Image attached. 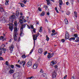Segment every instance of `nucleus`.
I'll use <instances>...</instances> for the list:
<instances>
[{
	"label": "nucleus",
	"instance_id": "obj_1",
	"mask_svg": "<svg viewBox=\"0 0 79 79\" xmlns=\"http://www.w3.org/2000/svg\"><path fill=\"white\" fill-rule=\"evenodd\" d=\"M39 35V33H38L37 35H33V39L34 40V45L35 44V40H37V37Z\"/></svg>",
	"mask_w": 79,
	"mask_h": 79
},
{
	"label": "nucleus",
	"instance_id": "obj_2",
	"mask_svg": "<svg viewBox=\"0 0 79 79\" xmlns=\"http://www.w3.org/2000/svg\"><path fill=\"white\" fill-rule=\"evenodd\" d=\"M51 71L52 72V77L53 78H55L56 76V73L55 72V71L53 70H52Z\"/></svg>",
	"mask_w": 79,
	"mask_h": 79
},
{
	"label": "nucleus",
	"instance_id": "obj_3",
	"mask_svg": "<svg viewBox=\"0 0 79 79\" xmlns=\"http://www.w3.org/2000/svg\"><path fill=\"white\" fill-rule=\"evenodd\" d=\"M69 38V33L67 31H66L65 35V39L66 40H67V39H68Z\"/></svg>",
	"mask_w": 79,
	"mask_h": 79
},
{
	"label": "nucleus",
	"instance_id": "obj_4",
	"mask_svg": "<svg viewBox=\"0 0 79 79\" xmlns=\"http://www.w3.org/2000/svg\"><path fill=\"white\" fill-rule=\"evenodd\" d=\"M18 32V28L17 27H14V34L17 35Z\"/></svg>",
	"mask_w": 79,
	"mask_h": 79
},
{
	"label": "nucleus",
	"instance_id": "obj_5",
	"mask_svg": "<svg viewBox=\"0 0 79 79\" xmlns=\"http://www.w3.org/2000/svg\"><path fill=\"white\" fill-rule=\"evenodd\" d=\"M39 78V76L36 75L35 76H32L28 78V79H36Z\"/></svg>",
	"mask_w": 79,
	"mask_h": 79
},
{
	"label": "nucleus",
	"instance_id": "obj_6",
	"mask_svg": "<svg viewBox=\"0 0 79 79\" xmlns=\"http://www.w3.org/2000/svg\"><path fill=\"white\" fill-rule=\"evenodd\" d=\"M15 18L16 16H15L12 15L10 17V20H11V22H13V21H14V19Z\"/></svg>",
	"mask_w": 79,
	"mask_h": 79
},
{
	"label": "nucleus",
	"instance_id": "obj_7",
	"mask_svg": "<svg viewBox=\"0 0 79 79\" xmlns=\"http://www.w3.org/2000/svg\"><path fill=\"white\" fill-rule=\"evenodd\" d=\"M56 64V61H53L51 62L50 63V65L52 66H53V65H55V64Z\"/></svg>",
	"mask_w": 79,
	"mask_h": 79
},
{
	"label": "nucleus",
	"instance_id": "obj_8",
	"mask_svg": "<svg viewBox=\"0 0 79 79\" xmlns=\"http://www.w3.org/2000/svg\"><path fill=\"white\" fill-rule=\"evenodd\" d=\"M23 64V67H24V66L25 64H26V62L23 60H22L20 62L19 64Z\"/></svg>",
	"mask_w": 79,
	"mask_h": 79
},
{
	"label": "nucleus",
	"instance_id": "obj_9",
	"mask_svg": "<svg viewBox=\"0 0 79 79\" xmlns=\"http://www.w3.org/2000/svg\"><path fill=\"white\" fill-rule=\"evenodd\" d=\"M32 62L31 61H29L27 63V67H30V66H32Z\"/></svg>",
	"mask_w": 79,
	"mask_h": 79
},
{
	"label": "nucleus",
	"instance_id": "obj_10",
	"mask_svg": "<svg viewBox=\"0 0 79 79\" xmlns=\"http://www.w3.org/2000/svg\"><path fill=\"white\" fill-rule=\"evenodd\" d=\"M59 6L60 7V9H61V5H62V4H63V1L62 0H59Z\"/></svg>",
	"mask_w": 79,
	"mask_h": 79
},
{
	"label": "nucleus",
	"instance_id": "obj_11",
	"mask_svg": "<svg viewBox=\"0 0 79 79\" xmlns=\"http://www.w3.org/2000/svg\"><path fill=\"white\" fill-rule=\"evenodd\" d=\"M49 55H48V58L49 59H50L51 58H52V56H53V54H50V53H48Z\"/></svg>",
	"mask_w": 79,
	"mask_h": 79
},
{
	"label": "nucleus",
	"instance_id": "obj_12",
	"mask_svg": "<svg viewBox=\"0 0 79 79\" xmlns=\"http://www.w3.org/2000/svg\"><path fill=\"white\" fill-rule=\"evenodd\" d=\"M13 48H14L13 45H11L9 48V49L10 51H13Z\"/></svg>",
	"mask_w": 79,
	"mask_h": 79
},
{
	"label": "nucleus",
	"instance_id": "obj_13",
	"mask_svg": "<svg viewBox=\"0 0 79 79\" xmlns=\"http://www.w3.org/2000/svg\"><path fill=\"white\" fill-rule=\"evenodd\" d=\"M38 52L39 53H42L43 50L41 48L39 49L38 50Z\"/></svg>",
	"mask_w": 79,
	"mask_h": 79
},
{
	"label": "nucleus",
	"instance_id": "obj_14",
	"mask_svg": "<svg viewBox=\"0 0 79 79\" xmlns=\"http://www.w3.org/2000/svg\"><path fill=\"white\" fill-rule=\"evenodd\" d=\"M20 18L21 19H22L23 21L24 22H26V20H25V19H24V18H25L24 17V16H21Z\"/></svg>",
	"mask_w": 79,
	"mask_h": 79
},
{
	"label": "nucleus",
	"instance_id": "obj_15",
	"mask_svg": "<svg viewBox=\"0 0 79 79\" xmlns=\"http://www.w3.org/2000/svg\"><path fill=\"white\" fill-rule=\"evenodd\" d=\"M38 66V64H35L33 65V68L34 69H37V68Z\"/></svg>",
	"mask_w": 79,
	"mask_h": 79
},
{
	"label": "nucleus",
	"instance_id": "obj_16",
	"mask_svg": "<svg viewBox=\"0 0 79 79\" xmlns=\"http://www.w3.org/2000/svg\"><path fill=\"white\" fill-rule=\"evenodd\" d=\"M9 73L10 74H13V73H14V70L10 69L9 70Z\"/></svg>",
	"mask_w": 79,
	"mask_h": 79
},
{
	"label": "nucleus",
	"instance_id": "obj_17",
	"mask_svg": "<svg viewBox=\"0 0 79 79\" xmlns=\"http://www.w3.org/2000/svg\"><path fill=\"white\" fill-rule=\"evenodd\" d=\"M17 35L14 34V39L15 40H17V37L16 36Z\"/></svg>",
	"mask_w": 79,
	"mask_h": 79
},
{
	"label": "nucleus",
	"instance_id": "obj_18",
	"mask_svg": "<svg viewBox=\"0 0 79 79\" xmlns=\"http://www.w3.org/2000/svg\"><path fill=\"white\" fill-rule=\"evenodd\" d=\"M64 22L65 24H68V21L66 19H65L64 20Z\"/></svg>",
	"mask_w": 79,
	"mask_h": 79
},
{
	"label": "nucleus",
	"instance_id": "obj_19",
	"mask_svg": "<svg viewBox=\"0 0 79 79\" xmlns=\"http://www.w3.org/2000/svg\"><path fill=\"white\" fill-rule=\"evenodd\" d=\"M75 38L74 37H72L69 39V40H70V41H71L72 40H75Z\"/></svg>",
	"mask_w": 79,
	"mask_h": 79
},
{
	"label": "nucleus",
	"instance_id": "obj_20",
	"mask_svg": "<svg viewBox=\"0 0 79 79\" xmlns=\"http://www.w3.org/2000/svg\"><path fill=\"white\" fill-rule=\"evenodd\" d=\"M75 42H79V37H77L76 39V40H75Z\"/></svg>",
	"mask_w": 79,
	"mask_h": 79
},
{
	"label": "nucleus",
	"instance_id": "obj_21",
	"mask_svg": "<svg viewBox=\"0 0 79 79\" xmlns=\"http://www.w3.org/2000/svg\"><path fill=\"white\" fill-rule=\"evenodd\" d=\"M13 27L12 26H9V29L11 31V32L13 31Z\"/></svg>",
	"mask_w": 79,
	"mask_h": 79
},
{
	"label": "nucleus",
	"instance_id": "obj_22",
	"mask_svg": "<svg viewBox=\"0 0 79 79\" xmlns=\"http://www.w3.org/2000/svg\"><path fill=\"white\" fill-rule=\"evenodd\" d=\"M14 25L15 27H17V22L16 21H15L14 22Z\"/></svg>",
	"mask_w": 79,
	"mask_h": 79
},
{
	"label": "nucleus",
	"instance_id": "obj_23",
	"mask_svg": "<svg viewBox=\"0 0 79 79\" xmlns=\"http://www.w3.org/2000/svg\"><path fill=\"white\" fill-rule=\"evenodd\" d=\"M2 21L3 23H5V18L3 17L2 19Z\"/></svg>",
	"mask_w": 79,
	"mask_h": 79
},
{
	"label": "nucleus",
	"instance_id": "obj_24",
	"mask_svg": "<svg viewBox=\"0 0 79 79\" xmlns=\"http://www.w3.org/2000/svg\"><path fill=\"white\" fill-rule=\"evenodd\" d=\"M6 2L5 4L6 5H8V2L9 1L8 0H6Z\"/></svg>",
	"mask_w": 79,
	"mask_h": 79
},
{
	"label": "nucleus",
	"instance_id": "obj_25",
	"mask_svg": "<svg viewBox=\"0 0 79 79\" xmlns=\"http://www.w3.org/2000/svg\"><path fill=\"white\" fill-rule=\"evenodd\" d=\"M46 40L47 41H48V40H50V38H49V37H48V35H46Z\"/></svg>",
	"mask_w": 79,
	"mask_h": 79
},
{
	"label": "nucleus",
	"instance_id": "obj_26",
	"mask_svg": "<svg viewBox=\"0 0 79 79\" xmlns=\"http://www.w3.org/2000/svg\"><path fill=\"white\" fill-rule=\"evenodd\" d=\"M26 27V24H24L23 25H22L21 26V27L23 29V28H24Z\"/></svg>",
	"mask_w": 79,
	"mask_h": 79
},
{
	"label": "nucleus",
	"instance_id": "obj_27",
	"mask_svg": "<svg viewBox=\"0 0 79 79\" xmlns=\"http://www.w3.org/2000/svg\"><path fill=\"white\" fill-rule=\"evenodd\" d=\"M19 4L21 5V6L22 7H24V4H23L21 3H20Z\"/></svg>",
	"mask_w": 79,
	"mask_h": 79
},
{
	"label": "nucleus",
	"instance_id": "obj_28",
	"mask_svg": "<svg viewBox=\"0 0 79 79\" xmlns=\"http://www.w3.org/2000/svg\"><path fill=\"white\" fill-rule=\"evenodd\" d=\"M45 15V12H43L40 15V16H44Z\"/></svg>",
	"mask_w": 79,
	"mask_h": 79
},
{
	"label": "nucleus",
	"instance_id": "obj_29",
	"mask_svg": "<svg viewBox=\"0 0 79 79\" xmlns=\"http://www.w3.org/2000/svg\"><path fill=\"white\" fill-rule=\"evenodd\" d=\"M74 15H75V17H76V18H77V12L75 11L74 12Z\"/></svg>",
	"mask_w": 79,
	"mask_h": 79
},
{
	"label": "nucleus",
	"instance_id": "obj_30",
	"mask_svg": "<svg viewBox=\"0 0 79 79\" xmlns=\"http://www.w3.org/2000/svg\"><path fill=\"white\" fill-rule=\"evenodd\" d=\"M47 2V4L48 5H49L50 3V0H46Z\"/></svg>",
	"mask_w": 79,
	"mask_h": 79
},
{
	"label": "nucleus",
	"instance_id": "obj_31",
	"mask_svg": "<svg viewBox=\"0 0 79 79\" xmlns=\"http://www.w3.org/2000/svg\"><path fill=\"white\" fill-rule=\"evenodd\" d=\"M2 50H3L4 51V53H5V52H6V48H2Z\"/></svg>",
	"mask_w": 79,
	"mask_h": 79
},
{
	"label": "nucleus",
	"instance_id": "obj_32",
	"mask_svg": "<svg viewBox=\"0 0 79 79\" xmlns=\"http://www.w3.org/2000/svg\"><path fill=\"white\" fill-rule=\"evenodd\" d=\"M46 76V74L45 73H44L41 75V77H45V76Z\"/></svg>",
	"mask_w": 79,
	"mask_h": 79
},
{
	"label": "nucleus",
	"instance_id": "obj_33",
	"mask_svg": "<svg viewBox=\"0 0 79 79\" xmlns=\"http://www.w3.org/2000/svg\"><path fill=\"white\" fill-rule=\"evenodd\" d=\"M0 10L1 12H3L4 11V10H3V9L1 7L0 9Z\"/></svg>",
	"mask_w": 79,
	"mask_h": 79
},
{
	"label": "nucleus",
	"instance_id": "obj_34",
	"mask_svg": "<svg viewBox=\"0 0 79 79\" xmlns=\"http://www.w3.org/2000/svg\"><path fill=\"white\" fill-rule=\"evenodd\" d=\"M55 10H56V11L57 12V13H59V12L58 11V9H57V7H56L55 8Z\"/></svg>",
	"mask_w": 79,
	"mask_h": 79
},
{
	"label": "nucleus",
	"instance_id": "obj_35",
	"mask_svg": "<svg viewBox=\"0 0 79 79\" xmlns=\"http://www.w3.org/2000/svg\"><path fill=\"white\" fill-rule=\"evenodd\" d=\"M15 66L17 67H18V68H21V65L18 64H16L15 65Z\"/></svg>",
	"mask_w": 79,
	"mask_h": 79
},
{
	"label": "nucleus",
	"instance_id": "obj_36",
	"mask_svg": "<svg viewBox=\"0 0 79 79\" xmlns=\"http://www.w3.org/2000/svg\"><path fill=\"white\" fill-rule=\"evenodd\" d=\"M22 58H26V55L25 54L23 55L22 56Z\"/></svg>",
	"mask_w": 79,
	"mask_h": 79
},
{
	"label": "nucleus",
	"instance_id": "obj_37",
	"mask_svg": "<svg viewBox=\"0 0 79 79\" xmlns=\"http://www.w3.org/2000/svg\"><path fill=\"white\" fill-rule=\"evenodd\" d=\"M19 22L20 24H23V20H22L21 19L19 20Z\"/></svg>",
	"mask_w": 79,
	"mask_h": 79
},
{
	"label": "nucleus",
	"instance_id": "obj_38",
	"mask_svg": "<svg viewBox=\"0 0 79 79\" xmlns=\"http://www.w3.org/2000/svg\"><path fill=\"white\" fill-rule=\"evenodd\" d=\"M42 27H40V29L39 30V31L40 32H42Z\"/></svg>",
	"mask_w": 79,
	"mask_h": 79
},
{
	"label": "nucleus",
	"instance_id": "obj_39",
	"mask_svg": "<svg viewBox=\"0 0 79 79\" xmlns=\"http://www.w3.org/2000/svg\"><path fill=\"white\" fill-rule=\"evenodd\" d=\"M24 35V34L23 33L21 32H20V36H21H21H23V35Z\"/></svg>",
	"mask_w": 79,
	"mask_h": 79
},
{
	"label": "nucleus",
	"instance_id": "obj_40",
	"mask_svg": "<svg viewBox=\"0 0 79 79\" xmlns=\"http://www.w3.org/2000/svg\"><path fill=\"white\" fill-rule=\"evenodd\" d=\"M23 31V28H21V27L20 30V32H22Z\"/></svg>",
	"mask_w": 79,
	"mask_h": 79
},
{
	"label": "nucleus",
	"instance_id": "obj_41",
	"mask_svg": "<svg viewBox=\"0 0 79 79\" xmlns=\"http://www.w3.org/2000/svg\"><path fill=\"white\" fill-rule=\"evenodd\" d=\"M23 2L24 3V4H26V2H27V0H24L23 1Z\"/></svg>",
	"mask_w": 79,
	"mask_h": 79
},
{
	"label": "nucleus",
	"instance_id": "obj_42",
	"mask_svg": "<svg viewBox=\"0 0 79 79\" xmlns=\"http://www.w3.org/2000/svg\"><path fill=\"white\" fill-rule=\"evenodd\" d=\"M4 38H5L3 36H2L1 37H0V40H2L3 39H4Z\"/></svg>",
	"mask_w": 79,
	"mask_h": 79
},
{
	"label": "nucleus",
	"instance_id": "obj_43",
	"mask_svg": "<svg viewBox=\"0 0 79 79\" xmlns=\"http://www.w3.org/2000/svg\"><path fill=\"white\" fill-rule=\"evenodd\" d=\"M74 36L75 37V38H77V37H78L77 34H75L74 35Z\"/></svg>",
	"mask_w": 79,
	"mask_h": 79
},
{
	"label": "nucleus",
	"instance_id": "obj_44",
	"mask_svg": "<svg viewBox=\"0 0 79 79\" xmlns=\"http://www.w3.org/2000/svg\"><path fill=\"white\" fill-rule=\"evenodd\" d=\"M38 10L40 11H42V9L40 7H38Z\"/></svg>",
	"mask_w": 79,
	"mask_h": 79
},
{
	"label": "nucleus",
	"instance_id": "obj_45",
	"mask_svg": "<svg viewBox=\"0 0 79 79\" xmlns=\"http://www.w3.org/2000/svg\"><path fill=\"white\" fill-rule=\"evenodd\" d=\"M10 67H11V68L13 69V68H14V65H10Z\"/></svg>",
	"mask_w": 79,
	"mask_h": 79
},
{
	"label": "nucleus",
	"instance_id": "obj_46",
	"mask_svg": "<svg viewBox=\"0 0 79 79\" xmlns=\"http://www.w3.org/2000/svg\"><path fill=\"white\" fill-rule=\"evenodd\" d=\"M30 27H31V29H34V26L32 25H31L30 26Z\"/></svg>",
	"mask_w": 79,
	"mask_h": 79
},
{
	"label": "nucleus",
	"instance_id": "obj_47",
	"mask_svg": "<svg viewBox=\"0 0 79 79\" xmlns=\"http://www.w3.org/2000/svg\"><path fill=\"white\" fill-rule=\"evenodd\" d=\"M67 77V75H66L63 78V79H66V78Z\"/></svg>",
	"mask_w": 79,
	"mask_h": 79
},
{
	"label": "nucleus",
	"instance_id": "obj_48",
	"mask_svg": "<svg viewBox=\"0 0 79 79\" xmlns=\"http://www.w3.org/2000/svg\"><path fill=\"white\" fill-rule=\"evenodd\" d=\"M40 72V73H44V70H42V69H41Z\"/></svg>",
	"mask_w": 79,
	"mask_h": 79
},
{
	"label": "nucleus",
	"instance_id": "obj_49",
	"mask_svg": "<svg viewBox=\"0 0 79 79\" xmlns=\"http://www.w3.org/2000/svg\"><path fill=\"white\" fill-rule=\"evenodd\" d=\"M33 50H34L33 49H32L31 50V52H30V54H32V53Z\"/></svg>",
	"mask_w": 79,
	"mask_h": 79
},
{
	"label": "nucleus",
	"instance_id": "obj_50",
	"mask_svg": "<svg viewBox=\"0 0 79 79\" xmlns=\"http://www.w3.org/2000/svg\"><path fill=\"white\" fill-rule=\"evenodd\" d=\"M61 41H62V42H65V40H64V39H63L61 40Z\"/></svg>",
	"mask_w": 79,
	"mask_h": 79
},
{
	"label": "nucleus",
	"instance_id": "obj_51",
	"mask_svg": "<svg viewBox=\"0 0 79 79\" xmlns=\"http://www.w3.org/2000/svg\"><path fill=\"white\" fill-rule=\"evenodd\" d=\"M47 53V52L46 51L44 53V55H46Z\"/></svg>",
	"mask_w": 79,
	"mask_h": 79
},
{
	"label": "nucleus",
	"instance_id": "obj_52",
	"mask_svg": "<svg viewBox=\"0 0 79 79\" xmlns=\"http://www.w3.org/2000/svg\"><path fill=\"white\" fill-rule=\"evenodd\" d=\"M35 29H33V31L34 32V33H35Z\"/></svg>",
	"mask_w": 79,
	"mask_h": 79
},
{
	"label": "nucleus",
	"instance_id": "obj_53",
	"mask_svg": "<svg viewBox=\"0 0 79 79\" xmlns=\"http://www.w3.org/2000/svg\"><path fill=\"white\" fill-rule=\"evenodd\" d=\"M3 60V58L2 57H0V60Z\"/></svg>",
	"mask_w": 79,
	"mask_h": 79
},
{
	"label": "nucleus",
	"instance_id": "obj_54",
	"mask_svg": "<svg viewBox=\"0 0 79 79\" xmlns=\"http://www.w3.org/2000/svg\"><path fill=\"white\" fill-rule=\"evenodd\" d=\"M6 65H8V61H6Z\"/></svg>",
	"mask_w": 79,
	"mask_h": 79
},
{
	"label": "nucleus",
	"instance_id": "obj_55",
	"mask_svg": "<svg viewBox=\"0 0 79 79\" xmlns=\"http://www.w3.org/2000/svg\"><path fill=\"white\" fill-rule=\"evenodd\" d=\"M55 69H57V68H58V66L57 65H55Z\"/></svg>",
	"mask_w": 79,
	"mask_h": 79
},
{
	"label": "nucleus",
	"instance_id": "obj_56",
	"mask_svg": "<svg viewBox=\"0 0 79 79\" xmlns=\"http://www.w3.org/2000/svg\"><path fill=\"white\" fill-rule=\"evenodd\" d=\"M55 32V31L54 30H52V32L53 33H54Z\"/></svg>",
	"mask_w": 79,
	"mask_h": 79
},
{
	"label": "nucleus",
	"instance_id": "obj_57",
	"mask_svg": "<svg viewBox=\"0 0 79 79\" xmlns=\"http://www.w3.org/2000/svg\"><path fill=\"white\" fill-rule=\"evenodd\" d=\"M71 79H75V77L74 76H73L72 78H71Z\"/></svg>",
	"mask_w": 79,
	"mask_h": 79
},
{
	"label": "nucleus",
	"instance_id": "obj_58",
	"mask_svg": "<svg viewBox=\"0 0 79 79\" xmlns=\"http://www.w3.org/2000/svg\"><path fill=\"white\" fill-rule=\"evenodd\" d=\"M71 3H72V4H73V1H74V0H71Z\"/></svg>",
	"mask_w": 79,
	"mask_h": 79
},
{
	"label": "nucleus",
	"instance_id": "obj_59",
	"mask_svg": "<svg viewBox=\"0 0 79 79\" xmlns=\"http://www.w3.org/2000/svg\"><path fill=\"white\" fill-rule=\"evenodd\" d=\"M27 28H28V29H31V27H30L28 26V25H27Z\"/></svg>",
	"mask_w": 79,
	"mask_h": 79
},
{
	"label": "nucleus",
	"instance_id": "obj_60",
	"mask_svg": "<svg viewBox=\"0 0 79 79\" xmlns=\"http://www.w3.org/2000/svg\"><path fill=\"white\" fill-rule=\"evenodd\" d=\"M3 37L5 38V34H3Z\"/></svg>",
	"mask_w": 79,
	"mask_h": 79
},
{
	"label": "nucleus",
	"instance_id": "obj_61",
	"mask_svg": "<svg viewBox=\"0 0 79 79\" xmlns=\"http://www.w3.org/2000/svg\"><path fill=\"white\" fill-rule=\"evenodd\" d=\"M2 55V52H0V56Z\"/></svg>",
	"mask_w": 79,
	"mask_h": 79
},
{
	"label": "nucleus",
	"instance_id": "obj_62",
	"mask_svg": "<svg viewBox=\"0 0 79 79\" xmlns=\"http://www.w3.org/2000/svg\"><path fill=\"white\" fill-rule=\"evenodd\" d=\"M29 55H28L25 56H26V57H29Z\"/></svg>",
	"mask_w": 79,
	"mask_h": 79
},
{
	"label": "nucleus",
	"instance_id": "obj_63",
	"mask_svg": "<svg viewBox=\"0 0 79 79\" xmlns=\"http://www.w3.org/2000/svg\"><path fill=\"white\" fill-rule=\"evenodd\" d=\"M66 4L67 5H68V4H69V2H66Z\"/></svg>",
	"mask_w": 79,
	"mask_h": 79
},
{
	"label": "nucleus",
	"instance_id": "obj_64",
	"mask_svg": "<svg viewBox=\"0 0 79 79\" xmlns=\"http://www.w3.org/2000/svg\"><path fill=\"white\" fill-rule=\"evenodd\" d=\"M9 42H11V39H10L9 41Z\"/></svg>",
	"mask_w": 79,
	"mask_h": 79
}]
</instances>
